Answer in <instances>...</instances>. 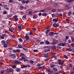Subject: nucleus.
<instances>
[{
    "label": "nucleus",
    "mask_w": 74,
    "mask_h": 74,
    "mask_svg": "<svg viewBox=\"0 0 74 74\" xmlns=\"http://www.w3.org/2000/svg\"><path fill=\"white\" fill-rule=\"evenodd\" d=\"M19 60H20V61H24V62H29V60H25V58L24 57H21V58L19 59Z\"/></svg>",
    "instance_id": "1"
},
{
    "label": "nucleus",
    "mask_w": 74,
    "mask_h": 74,
    "mask_svg": "<svg viewBox=\"0 0 74 74\" xmlns=\"http://www.w3.org/2000/svg\"><path fill=\"white\" fill-rule=\"evenodd\" d=\"M53 6L55 8H59L60 7V5L57 4H54Z\"/></svg>",
    "instance_id": "2"
},
{
    "label": "nucleus",
    "mask_w": 74,
    "mask_h": 74,
    "mask_svg": "<svg viewBox=\"0 0 74 74\" xmlns=\"http://www.w3.org/2000/svg\"><path fill=\"white\" fill-rule=\"evenodd\" d=\"M14 64H19L21 63V62L18 60H16L14 62Z\"/></svg>",
    "instance_id": "3"
},
{
    "label": "nucleus",
    "mask_w": 74,
    "mask_h": 74,
    "mask_svg": "<svg viewBox=\"0 0 74 74\" xmlns=\"http://www.w3.org/2000/svg\"><path fill=\"white\" fill-rule=\"evenodd\" d=\"M59 26V25L58 23H55L53 25V26L54 27H58Z\"/></svg>",
    "instance_id": "4"
},
{
    "label": "nucleus",
    "mask_w": 74,
    "mask_h": 74,
    "mask_svg": "<svg viewBox=\"0 0 74 74\" xmlns=\"http://www.w3.org/2000/svg\"><path fill=\"white\" fill-rule=\"evenodd\" d=\"M13 51L14 53H16V52H20V50L17 49V50H13Z\"/></svg>",
    "instance_id": "5"
},
{
    "label": "nucleus",
    "mask_w": 74,
    "mask_h": 74,
    "mask_svg": "<svg viewBox=\"0 0 74 74\" xmlns=\"http://www.w3.org/2000/svg\"><path fill=\"white\" fill-rule=\"evenodd\" d=\"M53 45H55L56 44H57V41L56 40H54L51 43Z\"/></svg>",
    "instance_id": "6"
},
{
    "label": "nucleus",
    "mask_w": 74,
    "mask_h": 74,
    "mask_svg": "<svg viewBox=\"0 0 74 74\" xmlns=\"http://www.w3.org/2000/svg\"><path fill=\"white\" fill-rule=\"evenodd\" d=\"M10 57H11V58H13L14 59L16 58V56H15V55L13 54H12L10 55Z\"/></svg>",
    "instance_id": "7"
},
{
    "label": "nucleus",
    "mask_w": 74,
    "mask_h": 74,
    "mask_svg": "<svg viewBox=\"0 0 74 74\" xmlns=\"http://www.w3.org/2000/svg\"><path fill=\"white\" fill-rule=\"evenodd\" d=\"M59 45H60L62 46L63 47H64V46H65V45H66V43H60L59 44Z\"/></svg>",
    "instance_id": "8"
},
{
    "label": "nucleus",
    "mask_w": 74,
    "mask_h": 74,
    "mask_svg": "<svg viewBox=\"0 0 74 74\" xmlns=\"http://www.w3.org/2000/svg\"><path fill=\"white\" fill-rule=\"evenodd\" d=\"M14 17L15 21H18V16L16 15H14Z\"/></svg>",
    "instance_id": "9"
},
{
    "label": "nucleus",
    "mask_w": 74,
    "mask_h": 74,
    "mask_svg": "<svg viewBox=\"0 0 74 74\" xmlns=\"http://www.w3.org/2000/svg\"><path fill=\"white\" fill-rule=\"evenodd\" d=\"M47 71L48 72H49V73L51 74H55L54 72H53V71H51L48 70H47Z\"/></svg>",
    "instance_id": "10"
},
{
    "label": "nucleus",
    "mask_w": 74,
    "mask_h": 74,
    "mask_svg": "<svg viewBox=\"0 0 74 74\" xmlns=\"http://www.w3.org/2000/svg\"><path fill=\"white\" fill-rule=\"evenodd\" d=\"M42 56L43 57H47V58H48V55L47 54H43L42 55Z\"/></svg>",
    "instance_id": "11"
},
{
    "label": "nucleus",
    "mask_w": 74,
    "mask_h": 74,
    "mask_svg": "<svg viewBox=\"0 0 74 74\" xmlns=\"http://www.w3.org/2000/svg\"><path fill=\"white\" fill-rule=\"evenodd\" d=\"M73 1H74V0H69L67 1V3H73Z\"/></svg>",
    "instance_id": "12"
},
{
    "label": "nucleus",
    "mask_w": 74,
    "mask_h": 74,
    "mask_svg": "<svg viewBox=\"0 0 74 74\" xmlns=\"http://www.w3.org/2000/svg\"><path fill=\"white\" fill-rule=\"evenodd\" d=\"M53 34H54V33L52 32H50L49 33V36H52L53 35Z\"/></svg>",
    "instance_id": "13"
},
{
    "label": "nucleus",
    "mask_w": 74,
    "mask_h": 74,
    "mask_svg": "<svg viewBox=\"0 0 74 74\" xmlns=\"http://www.w3.org/2000/svg\"><path fill=\"white\" fill-rule=\"evenodd\" d=\"M71 14H72L71 11L70 10L68 12V15H69V16H70L71 15Z\"/></svg>",
    "instance_id": "14"
},
{
    "label": "nucleus",
    "mask_w": 74,
    "mask_h": 74,
    "mask_svg": "<svg viewBox=\"0 0 74 74\" xmlns=\"http://www.w3.org/2000/svg\"><path fill=\"white\" fill-rule=\"evenodd\" d=\"M53 22H58V19L57 18H54L53 20Z\"/></svg>",
    "instance_id": "15"
},
{
    "label": "nucleus",
    "mask_w": 74,
    "mask_h": 74,
    "mask_svg": "<svg viewBox=\"0 0 74 74\" xmlns=\"http://www.w3.org/2000/svg\"><path fill=\"white\" fill-rule=\"evenodd\" d=\"M25 38L26 39V40H29V36H27V35H26L25 36Z\"/></svg>",
    "instance_id": "16"
},
{
    "label": "nucleus",
    "mask_w": 74,
    "mask_h": 74,
    "mask_svg": "<svg viewBox=\"0 0 74 74\" xmlns=\"http://www.w3.org/2000/svg\"><path fill=\"white\" fill-rule=\"evenodd\" d=\"M22 18L23 20H26V16L24 15L23 16Z\"/></svg>",
    "instance_id": "17"
},
{
    "label": "nucleus",
    "mask_w": 74,
    "mask_h": 74,
    "mask_svg": "<svg viewBox=\"0 0 74 74\" xmlns=\"http://www.w3.org/2000/svg\"><path fill=\"white\" fill-rule=\"evenodd\" d=\"M29 12L28 13V14H29V15H32V14H33V13L32 12V10L31 11L29 10Z\"/></svg>",
    "instance_id": "18"
},
{
    "label": "nucleus",
    "mask_w": 74,
    "mask_h": 74,
    "mask_svg": "<svg viewBox=\"0 0 74 74\" xmlns=\"http://www.w3.org/2000/svg\"><path fill=\"white\" fill-rule=\"evenodd\" d=\"M45 42V44H46V45H49V44H50V43H49V42L48 41L46 40Z\"/></svg>",
    "instance_id": "19"
},
{
    "label": "nucleus",
    "mask_w": 74,
    "mask_h": 74,
    "mask_svg": "<svg viewBox=\"0 0 74 74\" xmlns=\"http://www.w3.org/2000/svg\"><path fill=\"white\" fill-rule=\"evenodd\" d=\"M51 48L52 49H53L54 50L56 48V46H52L51 47Z\"/></svg>",
    "instance_id": "20"
},
{
    "label": "nucleus",
    "mask_w": 74,
    "mask_h": 74,
    "mask_svg": "<svg viewBox=\"0 0 74 74\" xmlns=\"http://www.w3.org/2000/svg\"><path fill=\"white\" fill-rule=\"evenodd\" d=\"M53 71H58V69H57V68H53Z\"/></svg>",
    "instance_id": "21"
},
{
    "label": "nucleus",
    "mask_w": 74,
    "mask_h": 74,
    "mask_svg": "<svg viewBox=\"0 0 74 74\" xmlns=\"http://www.w3.org/2000/svg\"><path fill=\"white\" fill-rule=\"evenodd\" d=\"M22 26H23V25H22V24L20 25H18V28H19V29H21V27H22Z\"/></svg>",
    "instance_id": "22"
},
{
    "label": "nucleus",
    "mask_w": 74,
    "mask_h": 74,
    "mask_svg": "<svg viewBox=\"0 0 74 74\" xmlns=\"http://www.w3.org/2000/svg\"><path fill=\"white\" fill-rule=\"evenodd\" d=\"M29 62H30V63L32 64H33V63H34V61L32 60H29Z\"/></svg>",
    "instance_id": "23"
},
{
    "label": "nucleus",
    "mask_w": 74,
    "mask_h": 74,
    "mask_svg": "<svg viewBox=\"0 0 74 74\" xmlns=\"http://www.w3.org/2000/svg\"><path fill=\"white\" fill-rule=\"evenodd\" d=\"M1 42L2 44H5V41L4 40H3L1 41Z\"/></svg>",
    "instance_id": "24"
},
{
    "label": "nucleus",
    "mask_w": 74,
    "mask_h": 74,
    "mask_svg": "<svg viewBox=\"0 0 74 74\" xmlns=\"http://www.w3.org/2000/svg\"><path fill=\"white\" fill-rule=\"evenodd\" d=\"M37 15L34 14L33 16V18H34L35 19H36L37 18Z\"/></svg>",
    "instance_id": "25"
},
{
    "label": "nucleus",
    "mask_w": 74,
    "mask_h": 74,
    "mask_svg": "<svg viewBox=\"0 0 74 74\" xmlns=\"http://www.w3.org/2000/svg\"><path fill=\"white\" fill-rule=\"evenodd\" d=\"M55 65L53 64H51L50 66V67H51V68H54L53 67H55Z\"/></svg>",
    "instance_id": "26"
},
{
    "label": "nucleus",
    "mask_w": 74,
    "mask_h": 74,
    "mask_svg": "<svg viewBox=\"0 0 74 74\" xmlns=\"http://www.w3.org/2000/svg\"><path fill=\"white\" fill-rule=\"evenodd\" d=\"M67 51H72V49L69 48H68L67 49Z\"/></svg>",
    "instance_id": "27"
},
{
    "label": "nucleus",
    "mask_w": 74,
    "mask_h": 74,
    "mask_svg": "<svg viewBox=\"0 0 74 74\" xmlns=\"http://www.w3.org/2000/svg\"><path fill=\"white\" fill-rule=\"evenodd\" d=\"M16 71H17V72H18V71H21V69L17 68L16 69Z\"/></svg>",
    "instance_id": "28"
},
{
    "label": "nucleus",
    "mask_w": 74,
    "mask_h": 74,
    "mask_svg": "<svg viewBox=\"0 0 74 74\" xmlns=\"http://www.w3.org/2000/svg\"><path fill=\"white\" fill-rule=\"evenodd\" d=\"M3 46L5 48H6L7 47V44L5 43V44H4V45Z\"/></svg>",
    "instance_id": "29"
},
{
    "label": "nucleus",
    "mask_w": 74,
    "mask_h": 74,
    "mask_svg": "<svg viewBox=\"0 0 74 74\" xmlns=\"http://www.w3.org/2000/svg\"><path fill=\"white\" fill-rule=\"evenodd\" d=\"M42 15L43 16H47V14L45 13H43L42 14Z\"/></svg>",
    "instance_id": "30"
},
{
    "label": "nucleus",
    "mask_w": 74,
    "mask_h": 74,
    "mask_svg": "<svg viewBox=\"0 0 74 74\" xmlns=\"http://www.w3.org/2000/svg\"><path fill=\"white\" fill-rule=\"evenodd\" d=\"M9 30H10V32H12V30H11V26H10L9 27Z\"/></svg>",
    "instance_id": "31"
},
{
    "label": "nucleus",
    "mask_w": 74,
    "mask_h": 74,
    "mask_svg": "<svg viewBox=\"0 0 74 74\" xmlns=\"http://www.w3.org/2000/svg\"><path fill=\"white\" fill-rule=\"evenodd\" d=\"M32 33L31 32H29V34H26V35H32Z\"/></svg>",
    "instance_id": "32"
},
{
    "label": "nucleus",
    "mask_w": 74,
    "mask_h": 74,
    "mask_svg": "<svg viewBox=\"0 0 74 74\" xmlns=\"http://www.w3.org/2000/svg\"><path fill=\"white\" fill-rule=\"evenodd\" d=\"M12 68H16V67L15 66V65L14 64H13L12 65Z\"/></svg>",
    "instance_id": "33"
},
{
    "label": "nucleus",
    "mask_w": 74,
    "mask_h": 74,
    "mask_svg": "<svg viewBox=\"0 0 74 74\" xmlns=\"http://www.w3.org/2000/svg\"><path fill=\"white\" fill-rule=\"evenodd\" d=\"M18 47L19 48H22V46L20 45H18Z\"/></svg>",
    "instance_id": "34"
},
{
    "label": "nucleus",
    "mask_w": 74,
    "mask_h": 74,
    "mask_svg": "<svg viewBox=\"0 0 74 74\" xmlns=\"http://www.w3.org/2000/svg\"><path fill=\"white\" fill-rule=\"evenodd\" d=\"M9 3H13L14 2V0H9Z\"/></svg>",
    "instance_id": "35"
},
{
    "label": "nucleus",
    "mask_w": 74,
    "mask_h": 74,
    "mask_svg": "<svg viewBox=\"0 0 74 74\" xmlns=\"http://www.w3.org/2000/svg\"><path fill=\"white\" fill-rule=\"evenodd\" d=\"M45 11H46L45 9L43 10H40V12H45Z\"/></svg>",
    "instance_id": "36"
},
{
    "label": "nucleus",
    "mask_w": 74,
    "mask_h": 74,
    "mask_svg": "<svg viewBox=\"0 0 74 74\" xmlns=\"http://www.w3.org/2000/svg\"><path fill=\"white\" fill-rule=\"evenodd\" d=\"M71 40L72 41H74V38L73 37H71Z\"/></svg>",
    "instance_id": "37"
},
{
    "label": "nucleus",
    "mask_w": 74,
    "mask_h": 74,
    "mask_svg": "<svg viewBox=\"0 0 74 74\" xmlns=\"http://www.w3.org/2000/svg\"><path fill=\"white\" fill-rule=\"evenodd\" d=\"M55 53H52V57H54V56H55Z\"/></svg>",
    "instance_id": "38"
},
{
    "label": "nucleus",
    "mask_w": 74,
    "mask_h": 74,
    "mask_svg": "<svg viewBox=\"0 0 74 74\" xmlns=\"http://www.w3.org/2000/svg\"><path fill=\"white\" fill-rule=\"evenodd\" d=\"M49 10H50V9L49 8L45 9V10L46 11H47Z\"/></svg>",
    "instance_id": "39"
},
{
    "label": "nucleus",
    "mask_w": 74,
    "mask_h": 74,
    "mask_svg": "<svg viewBox=\"0 0 74 74\" xmlns=\"http://www.w3.org/2000/svg\"><path fill=\"white\" fill-rule=\"evenodd\" d=\"M18 40L19 41H20V42H22V41H23V40H22V39L21 38H19Z\"/></svg>",
    "instance_id": "40"
},
{
    "label": "nucleus",
    "mask_w": 74,
    "mask_h": 74,
    "mask_svg": "<svg viewBox=\"0 0 74 74\" xmlns=\"http://www.w3.org/2000/svg\"><path fill=\"white\" fill-rule=\"evenodd\" d=\"M22 3H23V4H25V3H26V1H25V0H22L21 1Z\"/></svg>",
    "instance_id": "41"
},
{
    "label": "nucleus",
    "mask_w": 74,
    "mask_h": 74,
    "mask_svg": "<svg viewBox=\"0 0 74 74\" xmlns=\"http://www.w3.org/2000/svg\"><path fill=\"white\" fill-rule=\"evenodd\" d=\"M49 32V30L47 29L46 32V34H48Z\"/></svg>",
    "instance_id": "42"
},
{
    "label": "nucleus",
    "mask_w": 74,
    "mask_h": 74,
    "mask_svg": "<svg viewBox=\"0 0 74 74\" xmlns=\"http://www.w3.org/2000/svg\"><path fill=\"white\" fill-rule=\"evenodd\" d=\"M50 26H48V27H47L46 28V30H48V29H50Z\"/></svg>",
    "instance_id": "43"
},
{
    "label": "nucleus",
    "mask_w": 74,
    "mask_h": 74,
    "mask_svg": "<svg viewBox=\"0 0 74 74\" xmlns=\"http://www.w3.org/2000/svg\"><path fill=\"white\" fill-rule=\"evenodd\" d=\"M59 64H63V61H62L61 62H60L59 63Z\"/></svg>",
    "instance_id": "44"
},
{
    "label": "nucleus",
    "mask_w": 74,
    "mask_h": 74,
    "mask_svg": "<svg viewBox=\"0 0 74 74\" xmlns=\"http://www.w3.org/2000/svg\"><path fill=\"white\" fill-rule=\"evenodd\" d=\"M10 71H13L14 69L12 68H10Z\"/></svg>",
    "instance_id": "45"
},
{
    "label": "nucleus",
    "mask_w": 74,
    "mask_h": 74,
    "mask_svg": "<svg viewBox=\"0 0 74 74\" xmlns=\"http://www.w3.org/2000/svg\"><path fill=\"white\" fill-rule=\"evenodd\" d=\"M68 9H70L71 8V6L70 5H68V7H67Z\"/></svg>",
    "instance_id": "46"
},
{
    "label": "nucleus",
    "mask_w": 74,
    "mask_h": 74,
    "mask_svg": "<svg viewBox=\"0 0 74 74\" xmlns=\"http://www.w3.org/2000/svg\"><path fill=\"white\" fill-rule=\"evenodd\" d=\"M64 56L66 59H68V57L66 56V55H64Z\"/></svg>",
    "instance_id": "47"
},
{
    "label": "nucleus",
    "mask_w": 74,
    "mask_h": 74,
    "mask_svg": "<svg viewBox=\"0 0 74 74\" xmlns=\"http://www.w3.org/2000/svg\"><path fill=\"white\" fill-rule=\"evenodd\" d=\"M24 7H23V6H20V8L21 9V10H23V9L24 8Z\"/></svg>",
    "instance_id": "48"
},
{
    "label": "nucleus",
    "mask_w": 74,
    "mask_h": 74,
    "mask_svg": "<svg viewBox=\"0 0 74 74\" xmlns=\"http://www.w3.org/2000/svg\"><path fill=\"white\" fill-rule=\"evenodd\" d=\"M66 40H68V39H69V36H66Z\"/></svg>",
    "instance_id": "49"
},
{
    "label": "nucleus",
    "mask_w": 74,
    "mask_h": 74,
    "mask_svg": "<svg viewBox=\"0 0 74 74\" xmlns=\"http://www.w3.org/2000/svg\"><path fill=\"white\" fill-rule=\"evenodd\" d=\"M10 71V69H8L6 70V72L7 73H9V72Z\"/></svg>",
    "instance_id": "50"
},
{
    "label": "nucleus",
    "mask_w": 74,
    "mask_h": 74,
    "mask_svg": "<svg viewBox=\"0 0 74 74\" xmlns=\"http://www.w3.org/2000/svg\"><path fill=\"white\" fill-rule=\"evenodd\" d=\"M52 16L53 18H55L56 16H55V15H54V14H52Z\"/></svg>",
    "instance_id": "51"
},
{
    "label": "nucleus",
    "mask_w": 74,
    "mask_h": 74,
    "mask_svg": "<svg viewBox=\"0 0 74 74\" xmlns=\"http://www.w3.org/2000/svg\"><path fill=\"white\" fill-rule=\"evenodd\" d=\"M0 73H1V74H3L4 73V71H1V72H0Z\"/></svg>",
    "instance_id": "52"
},
{
    "label": "nucleus",
    "mask_w": 74,
    "mask_h": 74,
    "mask_svg": "<svg viewBox=\"0 0 74 74\" xmlns=\"http://www.w3.org/2000/svg\"><path fill=\"white\" fill-rule=\"evenodd\" d=\"M15 29L13 28H11V30H12V31H11V32H13V30H14Z\"/></svg>",
    "instance_id": "53"
},
{
    "label": "nucleus",
    "mask_w": 74,
    "mask_h": 74,
    "mask_svg": "<svg viewBox=\"0 0 74 74\" xmlns=\"http://www.w3.org/2000/svg\"><path fill=\"white\" fill-rule=\"evenodd\" d=\"M56 9H53L52 10H51V11L52 12H55L56 11Z\"/></svg>",
    "instance_id": "54"
},
{
    "label": "nucleus",
    "mask_w": 74,
    "mask_h": 74,
    "mask_svg": "<svg viewBox=\"0 0 74 74\" xmlns=\"http://www.w3.org/2000/svg\"><path fill=\"white\" fill-rule=\"evenodd\" d=\"M38 12V11H35L34 12V14H36V13H37Z\"/></svg>",
    "instance_id": "55"
},
{
    "label": "nucleus",
    "mask_w": 74,
    "mask_h": 74,
    "mask_svg": "<svg viewBox=\"0 0 74 74\" xmlns=\"http://www.w3.org/2000/svg\"><path fill=\"white\" fill-rule=\"evenodd\" d=\"M4 36H1V38L2 39H4Z\"/></svg>",
    "instance_id": "56"
},
{
    "label": "nucleus",
    "mask_w": 74,
    "mask_h": 74,
    "mask_svg": "<svg viewBox=\"0 0 74 74\" xmlns=\"http://www.w3.org/2000/svg\"><path fill=\"white\" fill-rule=\"evenodd\" d=\"M25 3H26V4H27V3H29V0H27L25 1Z\"/></svg>",
    "instance_id": "57"
},
{
    "label": "nucleus",
    "mask_w": 74,
    "mask_h": 74,
    "mask_svg": "<svg viewBox=\"0 0 74 74\" xmlns=\"http://www.w3.org/2000/svg\"><path fill=\"white\" fill-rule=\"evenodd\" d=\"M41 66V64H37L38 66Z\"/></svg>",
    "instance_id": "58"
},
{
    "label": "nucleus",
    "mask_w": 74,
    "mask_h": 74,
    "mask_svg": "<svg viewBox=\"0 0 74 74\" xmlns=\"http://www.w3.org/2000/svg\"><path fill=\"white\" fill-rule=\"evenodd\" d=\"M42 69H44V70H45V67L43 66L42 67Z\"/></svg>",
    "instance_id": "59"
},
{
    "label": "nucleus",
    "mask_w": 74,
    "mask_h": 74,
    "mask_svg": "<svg viewBox=\"0 0 74 74\" xmlns=\"http://www.w3.org/2000/svg\"><path fill=\"white\" fill-rule=\"evenodd\" d=\"M34 52H37L38 51V50H34Z\"/></svg>",
    "instance_id": "60"
},
{
    "label": "nucleus",
    "mask_w": 74,
    "mask_h": 74,
    "mask_svg": "<svg viewBox=\"0 0 74 74\" xmlns=\"http://www.w3.org/2000/svg\"><path fill=\"white\" fill-rule=\"evenodd\" d=\"M7 14V12L5 11L3 12V14Z\"/></svg>",
    "instance_id": "61"
},
{
    "label": "nucleus",
    "mask_w": 74,
    "mask_h": 74,
    "mask_svg": "<svg viewBox=\"0 0 74 74\" xmlns=\"http://www.w3.org/2000/svg\"><path fill=\"white\" fill-rule=\"evenodd\" d=\"M62 61H61V60H58V62L59 63H60L61 62H62Z\"/></svg>",
    "instance_id": "62"
},
{
    "label": "nucleus",
    "mask_w": 74,
    "mask_h": 74,
    "mask_svg": "<svg viewBox=\"0 0 74 74\" xmlns=\"http://www.w3.org/2000/svg\"><path fill=\"white\" fill-rule=\"evenodd\" d=\"M69 66L70 67H72L73 66V65H72V64H69Z\"/></svg>",
    "instance_id": "63"
},
{
    "label": "nucleus",
    "mask_w": 74,
    "mask_h": 74,
    "mask_svg": "<svg viewBox=\"0 0 74 74\" xmlns=\"http://www.w3.org/2000/svg\"><path fill=\"white\" fill-rule=\"evenodd\" d=\"M70 73L71 74H74V71L71 72H70Z\"/></svg>",
    "instance_id": "64"
}]
</instances>
